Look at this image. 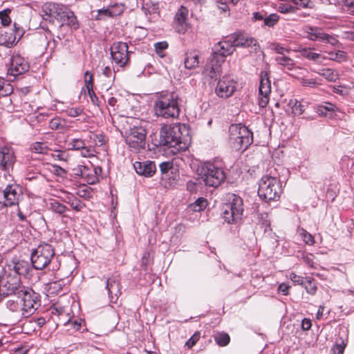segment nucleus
Instances as JSON below:
<instances>
[{
    "label": "nucleus",
    "mask_w": 354,
    "mask_h": 354,
    "mask_svg": "<svg viewBox=\"0 0 354 354\" xmlns=\"http://www.w3.org/2000/svg\"><path fill=\"white\" fill-rule=\"evenodd\" d=\"M155 116L165 119H176L180 115L178 96L173 92L158 93L153 101Z\"/></svg>",
    "instance_id": "1"
},
{
    "label": "nucleus",
    "mask_w": 354,
    "mask_h": 354,
    "mask_svg": "<svg viewBox=\"0 0 354 354\" xmlns=\"http://www.w3.org/2000/svg\"><path fill=\"white\" fill-rule=\"evenodd\" d=\"M180 125H164L160 131V145L170 149L172 153H177L188 148L189 139L183 137Z\"/></svg>",
    "instance_id": "2"
},
{
    "label": "nucleus",
    "mask_w": 354,
    "mask_h": 354,
    "mask_svg": "<svg viewBox=\"0 0 354 354\" xmlns=\"http://www.w3.org/2000/svg\"><path fill=\"white\" fill-rule=\"evenodd\" d=\"M199 180L205 186L217 187L225 179L223 163L217 160L201 163L197 168Z\"/></svg>",
    "instance_id": "3"
},
{
    "label": "nucleus",
    "mask_w": 354,
    "mask_h": 354,
    "mask_svg": "<svg viewBox=\"0 0 354 354\" xmlns=\"http://www.w3.org/2000/svg\"><path fill=\"white\" fill-rule=\"evenodd\" d=\"M282 193V183L277 177L263 176L259 183L258 195L266 202L277 201Z\"/></svg>",
    "instance_id": "4"
},
{
    "label": "nucleus",
    "mask_w": 354,
    "mask_h": 354,
    "mask_svg": "<svg viewBox=\"0 0 354 354\" xmlns=\"http://www.w3.org/2000/svg\"><path fill=\"white\" fill-rule=\"evenodd\" d=\"M230 142L235 150H245L253 141L252 133L241 124H232L229 129Z\"/></svg>",
    "instance_id": "5"
},
{
    "label": "nucleus",
    "mask_w": 354,
    "mask_h": 354,
    "mask_svg": "<svg viewBox=\"0 0 354 354\" xmlns=\"http://www.w3.org/2000/svg\"><path fill=\"white\" fill-rule=\"evenodd\" d=\"M25 288L21 284L20 277L3 269L0 274V301L3 297L18 296Z\"/></svg>",
    "instance_id": "6"
},
{
    "label": "nucleus",
    "mask_w": 354,
    "mask_h": 354,
    "mask_svg": "<svg viewBox=\"0 0 354 354\" xmlns=\"http://www.w3.org/2000/svg\"><path fill=\"white\" fill-rule=\"evenodd\" d=\"M243 202L242 198L235 194L230 196L228 202L223 206V218L230 224L239 223L243 215Z\"/></svg>",
    "instance_id": "7"
},
{
    "label": "nucleus",
    "mask_w": 354,
    "mask_h": 354,
    "mask_svg": "<svg viewBox=\"0 0 354 354\" xmlns=\"http://www.w3.org/2000/svg\"><path fill=\"white\" fill-rule=\"evenodd\" d=\"M55 256L54 248L51 245L43 243L39 245L31 253L30 260L32 267L36 270L46 268Z\"/></svg>",
    "instance_id": "8"
},
{
    "label": "nucleus",
    "mask_w": 354,
    "mask_h": 354,
    "mask_svg": "<svg viewBox=\"0 0 354 354\" xmlns=\"http://www.w3.org/2000/svg\"><path fill=\"white\" fill-rule=\"evenodd\" d=\"M124 140L130 150L138 153L146 143V131L142 127H133L125 132Z\"/></svg>",
    "instance_id": "9"
},
{
    "label": "nucleus",
    "mask_w": 354,
    "mask_h": 354,
    "mask_svg": "<svg viewBox=\"0 0 354 354\" xmlns=\"http://www.w3.org/2000/svg\"><path fill=\"white\" fill-rule=\"evenodd\" d=\"M18 297L21 298L22 317H28L40 306L39 294L32 289L26 288Z\"/></svg>",
    "instance_id": "10"
},
{
    "label": "nucleus",
    "mask_w": 354,
    "mask_h": 354,
    "mask_svg": "<svg viewBox=\"0 0 354 354\" xmlns=\"http://www.w3.org/2000/svg\"><path fill=\"white\" fill-rule=\"evenodd\" d=\"M3 200L0 201V206L11 207L18 205L23 198L22 188L13 183L8 184L2 191Z\"/></svg>",
    "instance_id": "11"
},
{
    "label": "nucleus",
    "mask_w": 354,
    "mask_h": 354,
    "mask_svg": "<svg viewBox=\"0 0 354 354\" xmlns=\"http://www.w3.org/2000/svg\"><path fill=\"white\" fill-rule=\"evenodd\" d=\"M128 46L124 42H115L111 47V55L115 64L122 67L129 62Z\"/></svg>",
    "instance_id": "12"
},
{
    "label": "nucleus",
    "mask_w": 354,
    "mask_h": 354,
    "mask_svg": "<svg viewBox=\"0 0 354 354\" xmlns=\"http://www.w3.org/2000/svg\"><path fill=\"white\" fill-rule=\"evenodd\" d=\"M65 8L53 2L45 3L41 8V17L46 21L53 22L54 20L59 21Z\"/></svg>",
    "instance_id": "13"
},
{
    "label": "nucleus",
    "mask_w": 354,
    "mask_h": 354,
    "mask_svg": "<svg viewBox=\"0 0 354 354\" xmlns=\"http://www.w3.org/2000/svg\"><path fill=\"white\" fill-rule=\"evenodd\" d=\"M271 93V83L266 72H261L259 87L258 103L260 107L267 106Z\"/></svg>",
    "instance_id": "14"
},
{
    "label": "nucleus",
    "mask_w": 354,
    "mask_h": 354,
    "mask_svg": "<svg viewBox=\"0 0 354 354\" xmlns=\"http://www.w3.org/2000/svg\"><path fill=\"white\" fill-rule=\"evenodd\" d=\"M236 82L230 76H224L221 79L215 88L216 94L221 98L230 97L236 90Z\"/></svg>",
    "instance_id": "15"
},
{
    "label": "nucleus",
    "mask_w": 354,
    "mask_h": 354,
    "mask_svg": "<svg viewBox=\"0 0 354 354\" xmlns=\"http://www.w3.org/2000/svg\"><path fill=\"white\" fill-rule=\"evenodd\" d=\"M234 50L233 44L230 37L218 42L214 45L213 48V53L212 57L220 59H223V63L225 62V58L232 54Z\"/></svg>",
    "instance_id": "16"
},
{
    "label": "nucleus",
    "mask_w": 354,
    "mask_h": 354,
    "mask_svg": "<svg viewBox=\"0 0 354 354\" xmlns=\"http://www.w3.org/2000/svg\"><path fill=\"white\" fill-rule=\"evenodd\" d=\"M4 269L11 273L14 272L13 274L19 277L20 275H26L28 273L30 264L28 261L15 257L8 262Z\"/></svg>",
    "instance_id": "17"
},
{
    "label": "nucleus",
    "mask_w": 354,
    "mask_h": 354,
    "mask_svg": "<svg viewBox=\"0 0 354 354\" xmlns=\"http://www.w3.org/2000/svg\"><path fill=\"white\" fill-rule=\"evenodd\" d=\"M15 160L14 151L10 147L4 145L0 147V169L9 171Z\"/></svg>",
    "instance_id": "18"
},
{
    "label": "nucleus",
    "mask_w": 354,
    "mask_h": 354,
    "mask_svg": "<svg viewBox=\"0 0 354 354\" xmlns=\"http://www.w3.org/2000/svg\"><path fill=\"white\" fill-rule=\"evenodd\" d=\"M29 67V64L23 57L14 55L11 58L9 73L16 77L28 71Z\"/></svg>",
    "instance_id": "19"
},
{
    "label": "nucleus",
    "mask_w": 354,
    "mask_h": 354,
    "mask_svg": "<svg viewBox=\"0 0 354 354\" xmlns=\"http://www.w3.org/2000/svg\"><path fill=\"white\" fill-rule=\"evenodd\" d=\"M234 48L235 47L254 48L256 50L259 46L257 40L251 37L246 36L242 33L234 34L230 36Z\"/></svg>",
    "instance_id": "20"
},
{
    "label": "nucleus",
    "mask_w": 354,
    "mask_h": 354,
    "mask_svg": "<svg viewBox=\"0 0 354 354\" xmlns=\"http://www.w3.org/2000/svg\"><path fill=\"white\" fill-rule=\"evenodd\" d=\"M223 64V59H216L211 57L209 61L206 64L203 71V75L210 79H216L221 72V67Z\"/></svg>",
    "instance_id": "21"
},
{
    "label": "nucleus",
    "mask_w": 354,
    "mask_h": 354,
    "mask_svg": "<svg viewBox=\"0 0 354 354\" xmlns=\"http://www.w3.org/2000/svg\"><path fill=\"white\" fill-rule=\"evenodd\" d=\"M133 167L138 174L145 177L152 176L156 169L155 163L149 160L136 161L133 164Z\"/></svg>",
    "instance_id": "22"
},
{
    "label": "nucleus",
    "mask_w": 354,
    "mask_h": 354,
    "mask_svg": "<svg viewBox=\"0 0 354 354\" xmlns=\"http://www.w3.org/2000/svg\"><path fill=\"white\" fill-rule=\"evenodd\" d=\"M17 42L15 30L11 28L0 29V44L6 47H12Z\"/></svg>",
    "instance_id": "23"
},
{
    "label": "nucleus",
    "mask_w": 354,
    "mask_h": 354,
    "mask_svg": "<svg viewBox=\"0 0 354 354\" xmlns=\"http://www.w3.org/2000/svg\"><path fill=\"white\" fill-rule=\"evenodd\" d=\"M188 15V10L183 6H181L175 16V26L176 30L179 33H184L187 28V17Z\"/></svg>",
    "instance_id": "24"
},
{
    "label": "nucleus",
    "mask_w": 354,
    "mask_h": 354,
    "mask_svg": "<svg viewBox=\"0 0 354 354\" xmlns=\"http://www.w3.org/2000/svg\"><path fill=\"white\" fill-rule=\"evenodd\" d=\"M313 41H319L336 46L339 44L338 39L333 35H329L322 30V28L315 26L314 37Z\"/></svg>",
    "instance_id": "25"
},
{
    "label": "nucleus",
    "mask_w": 354,
    "mask_h": 354,
    "mask_svg": "<svg viewBox=\"0 0 354 354\" xmlns=\"http://www.w3.org/2000/svg\"><path fill=\"white\" fill-rule=\"evenodd\" d=\"M253 19L255 21H263L262 27L273 28L279 21V16L277 14L272 13L268 16H265L259 12H253Z\"/></svg>",
    "instance_id": "26"
},
{
    "label": "nucleus",
    "mask_w": 354,
    "mask_h": 354,
    "mask_svg": "<svg viewBox=\"0 0 354 354\" xmlns=\"http://www.w3.org/2000/svg\"><path fill=\"white\" fill-rule=\"evenodd\" d=\"M61 19L59 22L61 23L62 26L67 25L73 30H77L79 28L78 21L73 12L65 8Z\"/></svg>",
    "instance_id": "27"
},
{
    "label": "nucleus",
    "mask_w": 354,
    "mask_h": 354,
    "mask_svg": "<svg viewBox=\"0 0 354 354\" xmlns=\"http://www.w3.org/2000/svg\"><path fill=\"white\" fill-rule=\"evenodd\" d=\"M106 289L111 301H113L114 298L117 299L121 294L120 283L116 278H109L106 280Z\"/></svg>",
    "instance_id": "28"
},
{
    "label": "nucleus",
    "mask_w": 354,
    "mask_h": 354,
    "mask_svg": "<svg viewBox=\"0 0 354 354\" xmlns=\"http://www.w3.org/2000/svg\"><path fill=\"white\" fill-rule=\"evenodd\" d=\"M198 53L196 51L187 52L184 61L185 66L187 69H193L199 64Z\"/></svg>",
    "instance_id": "29"
},
{
    "label": "nucleus",
    "mask_w": 354,
    "mask_h": 354,
    "mask_svg": "<svg viewBox=\"0 0 354 354\" xmlns=\"http://www.w3.org/2000/svg\"><path fill=\"white\" fill-rule=\"evenodd\" d=\"M315 73L329 82H335L339 77V74L336 70L330 68H320L316 71Z\"/></svg>",
    "instance_id": "30"
},
{
    "label": "nucleus",
    "mask_w": 354,
    "mask_h": 354,
    "mask_svg": "<svg viewBox=\"0 0 354 354\" xmlns=\"http://www.w3.org/2000/svg\"><path fill=\"white\" fill-rule=\"evenodd\" d=\"M301 55L308 60H312L316 62H321L324 59L323 56L317 53L313 52L308 48H301L299 50Z\"/></svg>",
    "instance_id": "31"
},
{
    "label": "nucleus",
    "mask_w": 354,
    "mask_h": 354,
    "mask_svg": "<svg viewBox=\"0 0 354 354\" xmlns=\"http://www.w3.org/2000/svg\"><path fill=\"white\" fill-rule=\"evenodd\" d=\"M278 64L283 66L288 70H292L295 68V62L291 58L285 55H279L275 58Z\"/></svg>",
    "instance_id": "32"
},
{
    "label": "nucleus",
    "mask_w": 354,
    "mask_h": 354,
    "mask_svg": "<svg viewBox=\"0 0 354 354\" xmlns=\"http://www.w3.org/2000/svg\"><path fill=\"white\" fill-rule=\"evenodd\" d=\"M84 180L90 185H93L98 181V177L95 169L89 168L87 167V171H84L82 177Z\"/></svg>",
    "instance_id": "33"
},
{
    "label": "nucleus",
    "mask_w": 354,
    "mask_h": 354,
    "mask_svg": "<svg viewBox=\"0 0 354 354\" xmlns=\"http://www.w3.org/2000/svg\"><path fill=\"white\" fill-rule=\"evenodd\" d=\"M333 93H336L343 97H348L352 92V88L346 85H338L331 86Z\"/></svg>",
    "instance_id": "34"
},
{
    "label": "nucleus",
    "mask_w": 354,
    "mask_h": 354,
    "mask_svg": "<svg viewBox=\"0 0 354 354\" xmlns=\"http://www.w3.org/2000/svg\"><path fill=\"white\" fill-rule=\"evenodd\" d=\"M30 149L36 153L46 154L49 151V147L46 142H35L32 144Z\"/></svg>",
    "instance_id": "35"
},
{
    "label": "nucleus",
    "mask_w": 354,
    "mask_h": 354,
    "mask_svg": "<svg viewBox=\"0 0 354 354\" xmlns=\"http://www.w3.org/2000/svg\"><path fill=\"white\" fill-rule=\"evenodd\" d=\"M160 169L162 172V179H167L169 178L170 174H174L173 164L171 162H163L160 163Z\"/></svg>",
    "instance_id": "36"
},
{
    "label": "nucleus",
    "mask_w": 354,
    "mask_h": 354,
    "mask_svg": "<svg viewBox=\"0 0 354 354\" xmlns=\"http://www.w3.org/2000/svg\"><path fill=\"white\" fill-rule=\"evenodd\" d=\"M48 208L53 212L62 214L66 210V207L56 200H50L48 204Z\"/></svg>",
    "instance_id": "37"
},
{
    "label": "nucleus",
    "mask_w": 354,
    "mask_h": 354,
    "mask_svg": "<svg viewBox=\"0 0 354 354\" xmlns=\"http://www.w3.org/2000/svg\"><path fill=\"white\" fill-rule=\"evenodd\" d=\"M338 108L330 102H325L324 104L320 105L317 107V113L320 115H326L328 111L329 112H336L338 111Z\"/></svg>",
    "instance_id": "38"
},
{
    "label": "nucleus",
    "mask_w": 354,
    "mask_h": 354,
    "mask_svg": "<svg viewBox=\"0 0 354 354\" xmlns=\"http://www.w3.org/2000/svg\"><path fill=\"white\" fill-rule=\"evenodd\" d=\"M207 205V201L204 198H198L194 203L189 205V208L194 212H201Z\"/></svg>",
    "instance_id": "39"
},
{
    "label": "nucleus",
    "mask_w": 354,
    "mask_h": 354,
    "mask_svg": "<svg viewBox=\"0 0 354 354\" xmlns=\"http://www.w3.org/2000/svg\"><path fill=\"white\" fill-rule=\"evenodd\" d=\"M13 91L11 84L0 80V97H5L10 95Z\"/></svg>",
    "instance_id": "40"
},
{
    "label": "nucleus",
    "mask_w": 354,
    "mask_h": 354,
    "mask_svg": "<svg viewBox=\"0 0 354 354\" xmlns=\"http://www.w3.org/2000/svg\"><path fill=\"white\" fill-rule=\"evenodd\" d=\"M169 44L167 41H159L154 44L156 53L161 58L165 56V51L168 48Z\"/></svg>",
    "instance_id": "41"
},
{
    "label": "nucleus",
    "mask_w": 354,
    "mask_h": 354,
    "mask_svg": "<svg viewBox=\"0 0 354 354\" xmlns=\"http://www.w3.org/2000/svg\"><path fill=\"white\" fill-rule=\"evenodd\" d=\"M7 308L12 312L18 313L22 316V308L21 301L9 299L6 303Z\"/></svg>",
    "instance_id": "42"
},
{
    "label": "nucleus",
    "mask_w": 354,
    "mask_h": 354,
    "mask_svg": "<svg viewBox=\"0 0 354 354\" xmlns=\"http://www.w3.org/2000/svg\"><path fill=\"white\" fill-rule=\"evenodd\" d=\"M214 339L220 346H225L229 344L230 338L228 334L220 333L215 335Z\"/></svg>",
    "instance_id": "43"
},
{
    "label": "nucleus",
    "mask_w": 354,
    "mask_h": 354,
    "mask_svg": "<svg viewBox=\"0 0 354 354\" xmlns=\"http://www.w3.org/2000/svg\"><path fill=\"white\" fill-rule=\"evenodd\" d=\"M329 59L338 62H344L346 59V53L342 50H337V52H329Z\"/></svg>",
    "instance_id": "44"
},
{
    "label": "nucleus",
    "mask_w": 354,
    "mask_h": 354,
    "mask_svg": "<svg viewBox=\"0 0 354 354\" xmlns=\"http://www.w3.org/2000/svg\"><path fill=\"white\" fill-rule=\"evenodd\" d=\"M299 80L301 85L303 86L315 88L317 85H319V84L317 83L316 79L309 78L306 76H303V77L299 78Z\"/></svg>",
    "instance_id": "45"
},
{
    "label": "nucleus",
    "mask_w": 354,
    "mask_h": 354,
    "mask_svg": "<svg viewBox=\"0 0 354 354\" xmlns=\"http://www.w3.org/2000/svg\"><path fill=\"white\" fill-rule=\"evenodd\" d=\"M108 17H111V12L109 10V7L97 10V15L93 16L95 20H104Z\"/></svg>",
    "instance_id": "46"
},
{
    "label": "nucleus",
    "mask_w": 354,
    "mask_h": 354,
    "mask_svg": "<svg viewBox=\"0 0 354 354\" xmlns=\"http://www.w3.org/2000/svg\"><path fill=\"white\" fill-rule=\"evenodd\" d=\"M68 145L73 150H81L84 148L86 143L82 139L74 138L69 142Z\"/></svg>",
    "instance_id": "47"
},
{
    "label": "nucleus",
    "mask_w": 354,
    "mask_h": 354,
    "mask_svg": "<svg viewBox=\"0 0 354 354\" xmlns=\"http://www.w3.org/2000/svg\"><path fill=\"white\" fill-rule=\"evenodd\" d=\"M299 236L306 244L313 245L315 243L314 237L306 230L301 229L299 231Z\"/></svg>",
    "instance_id": "48"
},
{
    "label": "nucleus",
    "mask_w": 354,
    "mask_h": 354,
    "mask_svg": "<svg viewBox=\"0 0 354 354\" xmlns=\"http://www.w3.org/2000/svg\"><path fill=\"white\" fill-rule=\"evenodd\" d=\"M277 10L281 13L294 12L295 7L287 3H279L277 6Z\"/></svg>",
    "instance_id": "49"
},
{
    "label": "nucleus",
    "mask_w": 354,
    "mask_h": 354,
    "mask_svg": "<svg viewBox=\"0 0 354 354\" xmlns=\"http://www.w3.org/2000/svg\"><path fill=\"white\" fill-rule=\"evenodd\" d=\"M306 284L305 285V288L306 292L310 295H315L317 290V287L314 279L306 278Z\"/></svg>",
    "instance_id": "50"
},
{
    "label": "nucleus",
    "mask_w": 354,
    "mask_h": 354,
    "mask_svg": "<svg viewBox=\"0 0 354 354\" xmlns=\"http://www.w3.org/2000/svg\"><path fill=\"white\" fill-rule=\"evenodd\" d=\"M109 10L111 12V17H114L121 15L124 11V6L122 4L115 3L109 6Z\"/></svg>",
    "instance_id": "51"
},
{
    "label": "nucleus",
    "mask_w": 354,
    "mask_h": 354,
    "mask_svg": "<svg viewBox=\"0 0 354 354\" xmlns=\"http://www.w3.org/2000/svg\"><path fill=\"white\" fill-rule=\"evenodd\" d=\"M67 203H68L73 209L77 212L81 211L84 207V204L77 198H73L71 201H67Z\"/></svg>",
    "instance_id": "52"
},
{
    "label": "nucleus",
    "mask_w": 354,
    "mask_h": 354,
    "mask_svg": "<svg viewBox=\"0 0 354 354\" xmlns=\"http://www.w3.org/2000/svg\"><path fill=\"white\" fill-rule=\"evenodd\" d=\"M10 12V10L6 9L0 12V19L1 21V24L6 26L10 24L11 20L9 17V13Z\"/></svg>",
    "instance_id": "53"
},
{
    "label": "nucleus",
    "mask_w": 354,
    "mask_h": 354,
    "mask_svg": "<svg viewBox=\"0 0 354 354\" xmlns=\"http://www.w3.org/2000/svg\"><path fill=\"white\" fill-rule=\"evenodd\" d=\"M64 126V122L59 118L52 119L49 122V127L53 130L61 129Z\"/></svg>",
    "instance_id": "54"
},
{
    "label": "nucleus",
    "mask_w": 354,
    "mask_h": 354,
    "mask_svg": "<svg viewBox=\"0 0 354 354\" xmlns=\"http://www.w3.org/2000/svg\"><path fill=\"white\" fill-rule=\"evenodd\" d=\"M93 75L90 72L86 71L84 74V84L87 91L91 90L93 87Z\"/></svg>",
    "instance_id": "55"
},
{
    "label": "nucleus",
    "mask_w": 354,
    "mask_h": 354,
    "mask_svg": "<svg viewBox=\"0 0 354 354\" xmlns=\"http://www.w3.org/2000/svg\"><path fill=\"white\" fill-rule=\"evenodd\" d=\"M314 29L315 26H306L302 28L303 32L304 34V37L306 39L313 41L314 37Z\"/></svg>",
    "instance_id": "56"
},
{
    "label": "nucleus",
    "mask_w": 354,
    "mask_h": 354,
    "mask_svg": "<svg viewBox=\"0 0 354 354\" xmlns=\"http://www.w3.org/2000/svg\"><path fill=\"white\" fill-rule=\"evenodd\" d=\"M66 114L70 117H77L83 113V109L80 107H72L66 110Z\"/></svg>",
    "instance_id": "57"
},
{
    "label": "nucleus",
    "mask_w": 354,
    "mask_h": 354,
    "mask_svg": "<svg viewBox=\"0 0 354 354\" xmlns=\"http://www.w3.org/2000/svg\"><path fill=\"white\" fill-rule=\"evenodd\" d=\"M304 111V106L301 104V102L295 100L293 106H292V113L295 115H299L302 114Z\"/></svg>",
    "instance_id": "58"
},
{
    "label": "nucleus",
    "mask_w": 354,
    "mask_h": 354,
    "mask_svg": "<svg viewBox=\"0 0 354 354\" xmlns=\"http://www.w3.org/2000/svg\"><path fill=\"white\" fill-rule=\"evenodd\" d=\"M52 172L62 178H66L67 172L66 171L63 169L62 167L58 166V165H53Z\"/></svg>",
    "instance_id": "59"
},
{
    "label": "nucleus",
    "mask_w": 354,
    "mask_h": 354,
    "mask_svg": "<svg viewBox=\"0 0 354 354\" xmlns=\"http://www.w3.org/2000/svg\"><path fill=\"white\" fill-rule=\"evenodd\" d=\"M73 174L75 176L83 177L84 171H87V167L84 165H78L73 169Z\"/></svg>",
    "instance_id": "60"
},
{
    "label": "nucleus",
    "mask_w": 354,
    "mask_h": 354,
    "mask_svg": "<svg viewBox=\"0 0 354 354\" xmlns=\"http://www.w3.org/2000/svg\"><path fill=\"white\" fill-rule=\"evenodd\" d=\"M224 1H225L224 2L218 1V7L222 11L225 12V11L228 10V6L227 5V3H231L233 5H235L239 2V0H224Z\"/></svg>",
    "instance_id": "61"
},
{
    "label": "nucleus",
    "mask_w": 354,
    "mask_h": 354,
    "mask_svg": "<svg viewBox=\"0 0 354 354\" xmlns=\"http://www.w3.org/2000/svg\"><path fill=\"white\" fill-rule=\"evenodd\" d=\"M289 278L294 283V284L303 285L304 283V278L293 272L290 274Z\"/></svg>",
    "instance_id": "62"
},
{
    "label": "nucleus",
    "mask_w": 354,
    "mask_h": 354,
    "mask_svg": "<svg viewBox=\"0 0 354 354\" xmlns=\"http://www.w3.org/2000/svg\"><path fill=\"white\" fill-rule=\"evenodd\" d=\"M346 344L342 341L340 344H336L332 348L334 354H342L344 353Z\"/></svg>",
    "instance_id": "63"
},
{
    "label": "nucleus",
    "mask_w": 354,
    "mask_h": 354,
    "mask_svg": "<svg viewBox=\"0 0 354 354\" xmlns=\"http://www.w3.org/2000/svg\"><path fill=\"white\" fill-rule=\"evenodd\" d=\"M200 335L198 333H194L186 342V346L192 348L198 341Z\"/></svg>",
    "instance_id": "64"
}]
</instances>
